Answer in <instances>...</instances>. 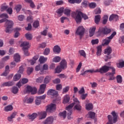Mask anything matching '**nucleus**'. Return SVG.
<instances>
[{"label": "nucleus", "instance_id": "f257e3e1", "mask_svg": "<svg viewBox=\"0 0 124 124\" xmlns=\"http://www.w3.org/2000/svg\"><path fill=\"white\" fill-rule=\"evenodd\" d=\"M74 105H75L74 107V109L76 110H77L78 111H80L82 109V107L80 105V102L77 99V98H75L74 99V103L71 104L70 105H69L68 107L66 108V110H68V119L69 120H70L71 119V114H72V108L74 106Z\"/></svg>", "mask_w": 124, "mask_h": 124}, {"label": "nucleus", "instance_id": "f03ea898", "mask_svg": "<svg viewBox=\"0 0 124 124\" xmlns=\"http://www.w3.org/2000/svg\"><path fill=\"white\" fill-rule=\"evenodd\" d=\"M72 16L75 19L77 24H80V23L82 22V17L83 18L84 20L89 19V17H88L87 15L83 14V13L80 11L73 12L72 13Z\"/></svg>", "mask_w": 124, "mask_h": 124}, {"label": "nucleus", "instance_id": "7ed1b4c3", "mask_svg": "<svg viewBox=\"0 0 124 124\" xmlns=\"http://www.w3.org/2000/svg\"><path fill=\"white\" fill-rule=\"evenodd\" d=\"M5 22V27H6L5 31L8 33H10L12 31V28L14 25V23L12 20H9L6 18H3L0 20V24Z\"/></svg>", "mask_w": 124, "mask_h": 124}, {"label": "nucleus", "instance_id": "20e7f679", "mask_svg": "<svg viewBox=\"0 0 124 124\" xmlns=\"http://www.w3.org/2000/svg\"><path fill=\"white\" fill-rule=\"evenodd\" d=\"M111 114L113 117L111 115L108 116V122L106 124H116L118 122V113H116L115 111H112Z\"/></svg>", "mask_w": 124, "mask_h": 124}, {"label": "nucleus", "instance_id": "39448f33", "mask_svg": "<svg viewBox=\"0 0 124 124\" xmlns=\"http://www.w3.org/2000/svg\"><path fill=\"white\" fill-rule=\"evenodd\" d=\"M116 34L117 32L114 31L109 37H108L104 39L102 43L103 46H105V45H108V44H109V43L111 42V40H112V39L114 38L115 35H116Z\"/></svg>", "mask_w": 124, "mask_h": 124}, {"label": "nucleus", "instance_id": "423d86ee", "mask_svg": "<svg viewBox=\"0 0 124 124\" xmlns=\"http://www.w3.org/2000/svg\"><path fill=\"white\" fill-rule=\"evenodd\" d=\"M98 32L101 34V33H103V34H109L110 32H111V30L109 28H108L107 27L102 28L100 27L99 29Z\"/></svg>", "mask_w": 124, "mask_h": 124}, {"label": "nucleus", "instance_id": "0eeeda50", "mask_svg": "<svg viewBox=\"0 0 124 124\" xmlns=\"http://www.w3.org/2000/svg\"><path fill=\"white\" fill-rule=\"evenodd\" d=\"M108 70H110V66L104 65L100 69H97V71H96V72L103 74L108 72Z\"/></svg>", "mask_w": 124, "mask_h": 124}, {"label": "nucleus", "instance_id": "6e6552de", "mask_svg": "<svg viewBox=\"0 0 124 124\" xmlns=\"http://www.w3.org/2000/svg\"><path fill=\"white\" fill-rule=\"evenodd\" d=\"M112 53V49L111 47H108L105 49V54L107 55L106 59H105V62H108V60H110L112 57L110 55V54Z\"/></svg>", "mask_w": 124, "mask_h": 124}, {"label": "nucleus", "instance_id": "1a4fd4ad", "mask_svg": "<svg viewBox=\"0 0 124 124\" xmlns=\"http://www.w3.org/2000/svg\"><path fill=\"white\" fill-rule=\"evenodd\" d=\"M56 110V104H51L46 107V111L47 113H53Z\"/></svg>", "mask_w": 124, "mask_h": 124}, {"label": "nucleus", "instance_id": "9d476101", "mask_svg": "<svg viewBox=\"0 0 124 124\" xmlns=\"http://www.w3.org/2000/svg\"><path fill=\"white\" fill-rule=\"evenodd\" d=\"M85 32V28L82 26H79L76 32V34L78 35H79L80 36H82V35H84Z\"/></svg>", "mask_w": 124, "mask_h": 124}, {"label": "nucleus", "instance_id": "9b49d317", "mask_svg": "<svg viewBox=\"0 0 124 124\" xmlns=\"http://www.w3.org/2000/svg\"><path fill=\"white\" fill-rule=\"evenodd\" d=\"M27 91L29 93H31V94H35L37 89L35 87H32L31 86H27Z\"/></svg>", "mask_w": 124, "mask_h": 124}, {"label": "nucleus", "instance_id": "f8f14e48", "mask_svg": "<svg viewBox=\"0 0 124 124\" xmlns=\"http://www.w3.org/2000/svg\"><path fill=\"white\" fill-rule=\"evenodd\" d=\"M20 47H22L23 50H25V49H29L31 47V45H30L29 42L25 41L21 43Z\"/></svg>", "mask_w": 124, "mask_h": 124}, {"label": "nucleus", "instance_id": "ddd939ff", "mask_svg": "<svg viewBox=\"0 0 124 124\" xmlns=\"http://www.w3.org/2000/svg\"><path fill=\"white\" fill-rule=\"evenodd\" d=\"M39 120H43L47 117V112L46 111H41L38 113Z\"/></svg>", "mask_w": 124, "mask_h": 124}, {"label": "nucleus", "instance_id": "4468645a", "mask_svg": "<svg viewBox=\"0 0 124 124\" xmlns=\"http://www.w3.org/2000/svg\"><path fill=\"white\" fill-rule=\"evenodd\" d=\"M54 122V117L50 116L47 117L45 121L43 122L44 124H52Z\"/></svg>", "mask_w": 124, "mask_h": 124}, {"label": "nucleus", "instance_id": "2eb2a0df", "mask_svg": "<svg viewBox=\"0 0 124 124\" xmlns=\"http://www.w3.org/2000/svg\"><path fill=\"white\" fill-rule=\"evenodd\" d=\"M58 92L54 89H49L47 92V94L48 95H53V96H57L58 95Z\"/></svg>", "mask_w": 124, "mask_h": 124}, {"label": "nucleus", "instance_id": "dca6fc26", "mask_svg": "<svg viewBox=\"0 0 124 124\" xmlns=\"http://www.w3.org/2000/svg\"><path fill=\"white\" fill-rule=\"evenodd\" d=\"M45 89H46V84H43L41 85L38 93V94H42L44 93V92H45Z\"/></svg>", "mask_w": 124, "mask_h": 124}, {"label": "nucleus", "instance_id": "f3484780", "mask_svg": "<svg viewBox=\"0 0 124 124\" xmlns=\"http://www.w3.org/2000/svg\"><path fill=\"white\" fill-rule=\"evenodd\" d=\"M62 69H65L67 67V62L66 60L63 59L60 62V65H59Z\"/></svg>", "mask_w": 124, "mask_h": 124}, {"label": "nucleus", "instance_id": "a211bd4d", "mask_svg": "<svg viewBox=\"0 0 124 124\" xmlns=\"http://www.w3.org/2000/svg\"><path fill=\"white\" fill-rule=\"evenodd\" d=\"M17 112L14 111L12 114L7 117L8 122H13V119H15V117L17 115Z\"/></svg>", "mask_w": 124, "mask_h": 124}, {"label": "nucleus", "instance_id": "6ab92c4d", "mask_svg": "<svg viewBox=\"0 0 124 124\" xmlns=\"http://www.w3.org/2000/svg\"><path fill=\"white\" fill-rule=\"evenodd\" d=\"M37 117V114L35 113H33L32 114H29L27 116V117L28 118V119L31 121V122H32V121H33L34 119H36Z\"/></svg>", "mask_w": 124, "mask_h": 124}, {"label": "nucleus", "instance_id": "aec40b11", "mask_svg": "<svg viewBox=\"0 0 124 124\" xmlns=\"http://www.w3.org/2000/svg\"><path fill=\"white\" fill-rule=\"evenodd\" d=\"M96 29V28L95 27V26L90 28L89 30V36L90 37H92V36H93V34H94Z\"/></svg>", "mask_w": 124, "mask_h": 124}, {"label": "nucleus", "instance_id": "412c9836", "mask_svg": "<svg viewBox=\"0 0 124 124\" xmlns=\"http://www.w3.org/2000/svg\"><path fill=\"white\" fill-rule=\"evenodd\" d=\"M23 101L25 103L31 104V103H32V102H33V98H32V97L28 98L27 97H25Z\"/></svg>", "mask_w": 124, "mask_h": 124}, {"label": "nucleus", "instance_id": "4be33fe9", "mask_svg": "<svg viewBox=\"0 0 124 124\" xmlns=\"http://www.w3.org/2000/svg\"><path fill=\"white\" fill-rule=\"evenodd\" d=\"M118 19H119V16L117 15H111L109 18V21H118Z\"/></svg>", "mask_w": 124, "mask_h": 124}, {"label": "nucleus", "instance_id": "5701e85b", "mask_svg": "<svg viewBox=\"0 0 124 124\" xmlns=\"http://www.w3.org/2000/svg\"><path fill=\"white\" fill-rule=\"evenodd\" d=\"M14 85V82L13 81H8L7 82L3 83L1 87H10L11 86H13Z\"/></svg>", "mask_w": 124, "mask_h": 124}, {"label": "nucleus", "instance_id": "b1692460", "mask_svg": "<svg viewBox=\"0 0 124 124\" xmlns=\"http://www.w3.org/2000/svg\"><path fill=\"white\" fill-rule=\"evenodd\" d=\"M116 65L118 68H123L124 67V61L120 60L118 62L116 63Z\"/></svg>", "mask_w": 124, "mask_h": 124}, {"label": "nucleus", "instance_id": "393cba45", "mask_svg": "<svg viewBox=\"0 0 124 124\" xmlns=\"http://www.w3.org/2000/svg\"><path fill=\"white\" fill-rule=\"evenodd\" d=\"M14 60L16 62H19L21 60V56L18 53H16L14 55Z\"/></svg>", "mask_w": 124, "mask_h": 124}, {"label": "nucleus", "instance_id": "a878e982", "mask_svg": "<svg viewBox=\"0 0 124 124\" xmlns=\"http://www.w3.org/2000/svg\"><path fill=\"white\" fill-rule=\"evenodd\" d=\"M54 53H56L57 54H59L61 52V47L60 46L56 45L53 47Z\"/></svg>", "mask_w": 124, "mask_h": 124}, {"label": "nucleus", "instance_id": "bb28decb", "mask_svg": "<svg viewBox=\"0 0 124 124\" xmlns=\"http://www.w3.org/2000/svg\"><path fill=\"white\" fill-rule=\"evenodd\" d=\"M4 110L5 112L12 111L13 110V106L12 105H8L4 108Z\"/></svg>", "mask_w": 124, "mask_h": 124}, {"label": "nucleus", "instance_id": "cd10ccee", "mask_svg": "<svg viewBox=\"0 0 124 124\" xmlns=\"http://www.w3.org/2000/svg\"><path fill=\"white\" fill-rule=\"evenodd\" d=\"M70 100V97H69V95L66 94L64 96V98L63 100V104H65L66 103H68V102Z\"/></svg>", "mask_w": 124, "mask_h": 124}, {"label": "nucleus", "instance_id": "c85d7f7f", "mask_svg": "<svg viewBox=\"0 0 124 124\" xmlns=\"http://www.w3.org/2000/svg\"><path fill=\"white\" fill-rule=\"evenodd\" d=\"M64 8L61 7V8L58 9L56 11V13H57V14L59 17H61V16H62V13L64 12Z\"/></svg>", "mask_w": 124, "mask_h": 124}, {"label": "nucleus", "instance_id": "c756f323", "mask_svg": "<svg viewBox=\"0 0 124 124\" xmlns=\"http://www.w3.org/2000/svg\"><path fill=\"white\" fill-rule=\"evenodd\" d=\"M8 8V6L6 5V3H4L1 4L0 7V10L2 12H3V11H5V10H7Z\"/></svg>", "mask_w": 124, "mask_h": 124}, {"label": "nucleus", "instance_id": "7c9ffc66", "mask_svg": "<svg viewBox=\"0 0 124 124\" xmlns=\"http://www.w3.org/2000/svg\"><path fill=\"white\" fill-rule=\"evenodd\" d=\"M93 108V106L92 103H88L86 105V110L90 111V110H92Z\"/></svg>", "mask_w": 124, "mask_h": 124}, {"label": "nucleus", "instance_id": "2f4dec72", "mask_svg": "<svg viewBox=\"0 0 124 124\" xmlns=\"http://www.w3.org/2000/svg\"><path fill=\"white\" fill-rule=\"evenodd\" d=\"M102 46H99L97 47V56H100L101 55V52L102 51Z\"/></svg>", "mask_w": 124, "mask_h": 124}, {"label": "nucleus", "instance_id": "473e14b6", "mask_svg": "<svg viewBox=\"0 0 124 124\" xmlns=\"http://www.w3.org/2000/svg\"><path fill=\"white\" fill-rule=\"evenodd\" d=\"M48 58L47 57H44V56H41L39 59V62L40 63H44L46 62H47Z\"/></svg>", "mask_w": 124, "mask_h": 124}, {"label": "nucleus", "instance_id": "72a5a7b5", "mask_svg": "<svg viewBox=\"0 0 124 124\" xmlns=\"http://www.w3.org/2000/svg\"><path fill=\"white\" fill-rule=\"evenodd\" d=\"M116 80L118 84H122L123 83V77L121 75H118L116 77Z\"/></svg>", "mask_w": 124, "mask_h": 124}, {"label": "nucleus", "instance_id": "f704fd0d", "mask_svg": "<svg viewBox=\"0 0 124 124\" xmlns=\"http://www.w3.org/2000/svg\"><path fill=\"white\" fill-rule=\"evenodd\" d=\"M64 14L65 15H66V16H70V13H71V10L70 9L66 8L64 9Z\"/></svg>", "mask_w": 124, "mask_h": 124}, {"label": "nucleus", "instance_id": "c9c22d12", "mask_svg": "<svg viewBox=\"0 0 124 124\" xmlns=\"http://www.w3.org/2000/svg\"><path fill=\"white\" fill-rule=\"evenodd\" d=\"M38 56H35L30 61L31 65H33L35 62H36V61L38 60Z\"/></svg>", "mask_w": 124, "mask_h": 124}, {"label": "nucleus", "instance_id": "e433bc0d", "mask_svg": "<svg viewBox=\"0 0 124 124\" xmlns=\"http://www.w3.org/2000/svg\"><path fill=\"white\" fill-rule=\"evenodd\" d=\"M101 18V17L100 16V15L95 16V18H94V22L95 24L97 25L99 23V21H100Z\"/></svg>", "mask_w": 124, "mask_h": 124}, {"label": "nucleus", "instance_id": "4c0bfd02", "mask_svg": "<svg viewBox=\"0 0 124 124\" xmlns=\"http://www.w3.org/2000/svg\"><path fill=\"white\" fill-rule=\"evenodd\" d=\"M70 89V87L69 86H66L65 88H63L62 89V93L63 94L66 93L68 92L69 89Z\"/></svg>", "mask_w": 124, "mask_h": 124}, {"label": "nucleus", "instance_id": "58836bf2", "mask_svg": "<svg viewBox=\"0 0 124 124\" xmlns=\"http://www.w3.org/2000/svg\"><path fill=\"white\" fill-rule=\"evenodd\" d=\"M115 74L112 73H108L107 75L108 76H109V78L108 80H112L115 79V77H114V75Z\"/></svg>", "mask_w": 124, "mask_h": 124}, {"label": "nucleus", "instance_id": "ea45409f", "mask_svg": "<svg viewBox=\"0 0 124 124\" xmlns=\"http://www.w3.org/2000/svg\"><path fill=\"white\" fill-rule=\"evenodd\" d=\"M62 68H61L60 65L57 66L56 68H55V73H61L62 70Z\"/></svg>", "mask_w": 124, "mask_h": 124}, {"label": "nucleus", "instance_id": "a19ab883", "mask_svg": "<svg viewBox=\"0 0 124 124\" xmlns=\"http://www.w3.org/2000/svg\"><path fill=\"white\" fill-rule=\"evenodd\" d=\"M19 89H18V87L15 86L12 88V92L13 93H15V94H16V93H17Z\"/></svg>", "mask_w": 124, "mask_h": 124}, {"label": "nucleus", "instance_id": "79ce46f5", "mask_svg": "<svg viewBox=\"0 0 124 124\" xmlns=\"http://www.w3.org/2000/svg\"><path fill=\"white\" fill-rule=\"evenodd\" d=\"M25 37L27 40H31L32 39V35L31 33H26L25 34Z\"/></svg>", "mask_w": 124, "mask_h": 124}, {"label": "nucleus", "instance_id": "37998d69", "mask_svg": "<svg viewBox=\"0 0 124 124\" xmlns=\"http://www.w3.org/2000/svg\"><path fill=\"white\" fill-rule=\"evenodd\" d=\"M79 54L82 56L83 57V58H86V52H85V50H80L78 51Z\"/></svg>", "mask_w": 124, "mask_h": 124}, {"label": "nucleus", "instance_id": "c03bdc74", "mask_svg": "<svg viewBox=\"0 0 124 124\" xmlns=\"http://www.w3.org/2000/svg\"><path fill=\"white\" fill-rule=\"evenodd\" d=\"M21 74H16L14 77V81H18V80L20 79V78H21Z\"/></svg>", "mask_w": 124, "mask_h": 124}, {"label": "nucleus", "instance_id": "a18cd8bd", "mask_svg": "<svg viewBox=\"0 0 124 124\" xmlns=\"http://www.w3.org/2000/svg\"><path fill=\"white\" fill-rule=\"evenodd\" d=\"M87 115H89L90 119H94V116H95V113L90 111V112H89Z\"/></svg>", "mask_w": 124, "mask_h": 124}, {"label": "nucleus", "instance_id": "49530a36", "mask_svg": "<svg viewBox=\"0 0 124 124\" xmlns=\"http://www.w3.org/2000/svg\"><path fill=\"white\" fill-rule=\"evenodd\" d=\"M15 9H16L17 13H18V12H20V10H21V9H22V5H17L16 6Z\"/></svg>", "mask_w": 124, "mask_h": 124}, {"label": "nucleus", "instance_id": "de8ad7c7", "mask_svg": "<svg viewBox=\"0 0 124 124\" xmlns=\"http://www.w3.org/2000/svg\"><path fill=\"white\" fill-rule=\"evenodd\" d=\"M53 61L55 62H61V57L59 56H56L53 58Z\"/></svg>", "mask_w": 124, "mask_h": 124}, {"label": "nucleus", "instance_id": "09e8293b", "mask_svg": "<svg viewBox=\"0 0 124 124\" xmlns=\"http://www.w3.org/2000/svg\"><path fill=\"white\" fill-rule=\"evenodd\" d=\"M107 21H108V16L107 15H105L103 17V25L106 24V23H107Z\"/></svg>", "mask_w": 124, "mask_h": 124}, {"label": "nucleus", "instance_id": "8fccbe9b", "mask_svg": "<svg viewBox=\"0 0 124 124\" xmlns=\"http://www.w3.org/2000/svg\"><path fill=\"white\" fill-rule=\"evenodd\" d=\"M59 115H60V117H62V118H63V119H65V118L66 117V111H64L62 112H60L59 113Z\"/></svg>", "mask_w": 124, "mask_h": 124}, {"label": "nucleus", "instance_id": "3c124183", "mask_svg": "<svg viewBox=\"0 0 124 124\" xmlns=\"http://www.w3.org/2000/svg\"><path fill=\"white\" fill-rule=\"evenodd\" d=\"M89 7L90 8H95V7H96V3H94V2H91L90 3H89Z\"/></svg>", "mask_w": 124, "mask_h": 124}, {"label": "nucleus", "instance_id": "603ef678", "mask_svg": "<svg viewBox=\"0 0 124 124\" xmlns=\"http://www.w3.org/2000/svg\"><path fill=\"white\" fill-rule=\"evenodd\" d=\"M33 27L36 29L39 27V22L38 21H35L33 24Z\"/></svg>", "mask_w": 124, "mask_h": 124}, {"label": "nucleus", "instance_id": "864d4df0", "mask_svg": "<svg viewBox=\"0 0 124 124\" xmlns=\"http://www.w3.org/2000/svg\"><path fill=\"white\" fill-rule=\"evenodd\" d=\"M43 80H44V77H40L36 79L37 83H42Z\"/></svg>", "mask_w": 124, "mask_h": 124}, {"label": "nucleus", "instance_id": "5fc2aeb1", "mask_svg": "<svg viewBox=\"0 0 124 124\" xmlns=\"http://www.w3.org/2000/svg\"><path fill=\"white\" fill-rule=\"evenodd\" d=\"M50 53V48H46L44 52V55H45L46 56H47V55H49Z\"/></svg>", "mask_w": 124, "mask_h": 124}, {"label": "nucleus", "instance_id": "6e6d98bb", "mask_svg": "<svg viewBox=\"0 0 124 124\" xmlns=\"http://www.w3.org/2000/svg\"><path fill=\"white\" fill-rule=\"evenodd\" d=\"M88 4H89V2L86 0H84L81 3V5H82L83 7H87V6H88Z\"/></svg>", "mask_w": 124, "mask_h": 124}, {"label": "nucleus", "instance_id": "4d7b16f0", "mask_svg": "<svg viewBox=\"0 0 124 124\" xmlns=\"http://www.w3.org/2000/svg\"><path fill=\"white\" fill-rule=\"evenodd\" d=\"M41 104V100H40V99H38L37 97L35 101V104H36V105H40Z\"/></svg>", "mask_w": 124, "mask_h": 124}, {"label": "nucleus", "instance_id": "13d9d810", "mask_svg": "<svg viewBox=\"0 0 124 124\" xmlns=\"http://www.w3.org/2000/svg\"><path fill=\"white\" fill-rule=\"evenodd\" d=\"M99 40L98 39L95 40H92L91 41V43L93 45H94L95 44H98Z\"/></svg>", "mask_w": 124, "mask_h": 124}, {"label": "nucleus", "instance_id": "bf43d9fd", "mask_svg": "<svg viewBox=\"0 0 124 124\" xmlns=\"http://www.w3.org/2000/svg\"><path fill=\"white\" fill-rule=\"evenodd\" d=\"M6 11L7 12V13H8L9 14H10V15H11V14H12L13 12V10H12V8H8L6 10Z\"/></svg>", "mask_w": 124, "mask_h": 124}, {"label": "nucleus", "instance_id": "052dcab7", "mask_svg": "<svg viewBox=\"0 0 124 124\" xmlns=\"http://www.w3.org/2000/svg\"><path fill=\"white\" fill-rule=\"evenodd\" d=\"M81 67H82V63L79 62V64L78 65L76 69V72H79L80 71V69H81Z\"/></svg>", "mask_w": 124, "mask_h": 124}, {"label": "nucleus", "instance_id": "680f3d73", "mask_svg": "<svg viewBox=\"0 0 124 124\" xmlns=\"http://www.w3.org/2000/svg\"><path fill=\"white\" fill-rule=\"evenodd\" d=\"M111 2H112L111 0H107L104 1V4H105L106 6H108V5H110Z\"/></svg>", "mask_w": 124, "mask_h": 124}, {"label": "nucleus", "instance_id": "e2e57ef3", "mask_svg": "<svg viewBox=\"0 0 124 124\" xmlns=\"http://www.w3.org/2000/svg\"><path fill=\"white\" fill-rule=\"evenodd\" d=\"M32 71H33V68H32L31 67L28 68L27 73L29 75H30V74H31V72H32Z\"/></svg>", "mask_w": 124, "mask_h": 124}, {"label": "nucleus", "instance_id": "0e129e2a", "mask_svg": "<svg viewBox=\"0 0 124 124\" xmlns=\"http://www.w3.org/2000/svg\"><path fill=\"white\" fill-rule=\"evenodd\" d=\"M50 79L49 77H46L44 80L45 83L48 84L50 82Z\"/></svg>", "mask_w": 124, "mask_h": 124}, {"label": "nucleus", "instance_id": "69168bd1", "mask_svg": "<svg viewBox=\"0 0 124 124\" xmlns=\"http://www.w3.org/2000/svg\"><path fill=\"white\" fill-rule=\"evenodd\" d=\"M100 13H101V10H100V8H96L94 10L95 14H100Z\"/></svg>", "mask_w": 124, "mask_h": 124}, {"label": "nucleus", "instance_id": "338daca9", "mask_svg": "<svg viewBox=\"0 0 124 124\" xmlns=\"http://www.w3.org/2000/svg\"><path fill=\"white\" fill-rule=\"evenodd\" d=\"M56 5H62L63 4V1L62 0H59L56 1Z\"/></svg>", "mask_w": 124, "mask_h": 124}, {"label": "nucleus", "instance_id": "774afa93", "mask_svg": "<svg viewBox=\"0 0 124 124\" xmlns=\"http://www.w3.org/2000/svg\"><path fill=\"white\" fill-rule=\"evenodd\" d=\"M0 18H8V15L6 14H2L0 15Z\"/></svg>", "mask_w": 124, "mask_h": 124}]
</instances>
